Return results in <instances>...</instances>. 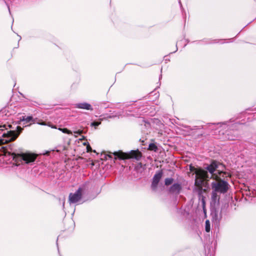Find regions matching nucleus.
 <instances>
[{
  "mask_svg": "<svg viewBox=\"0 0 256 256\" xmlns=\"http://www.w3.org/2000/svg\"><path fill=\"white\" fill-rule=\"evenodd\" d=\"M219 164L216 160H212L210 164H206L204 169L200 168L196 170V174L197 178L196 180V184H202L204 180H208L211 178Z\"/></svg>",
  "mask_w": 256,
  "mask_h": 256,
  "instance_id": "f257e3e1",
  "label": "nucleus"
},
{
  "mask_svg": "<svg viewBox=\"0 0 256 256\" xmlns=\"http://www.w3.org/2000/svg\"><path fill=\"white\" fill-rule=\"evenodd\" d=\"M17 129H20L19 132L14 130H8L6 125L0 126V144H4L7 142L14 140L19 136L22 128L16 126Z\"/></svg>",
  "mask_w": 256,
  "mask_h": 256,
  "instance_id": "f03ea898",
  "label": "nucleus"
},
{
  "mask_svg": "<svg viewBox=\"0 0 256 256\" xmlns=\"http://www.w3.org/2000/svg\"><path fill=\"white\" fill-rule=\"evenodd\" d=\"M112 156H114V159L117 158L121 160H124L130 158H134L137 160H140L142 154L138 150H131L130 152H114L112 154H105L104 158L106 160L111 159L112 158Z\"/></svg>",
  "mask_w": 256,
  "mask_h": 256,
  "instance_id": "7ed1b4c3",
  "label": "nucleus"
},
{
  "mask_svg": "<svg viewBox=\"0 0 256 256\" xmlns=\"http://www.w3.org/2000/svg\"><path fill=\"white\" fill-rule=\"evenodd\" d=\"M10 155L16 166L24 164H30L34 162L36 158V155L28 153L16 154L13 152Z\"/></svg>",
  "mask_w": 256,
  "mask_h": 256,
  "instance_id": "20e7f679",
  "label": "nucleus"
},
{
  "mask_svg": "<svg viewBox=\"0 0 256 256\" xmlns=\"http://www.w3.org/2000/svg\"><path fill=\"white\" fill-rule=\"evenodd\" d=\"M216 180L217 182H214L212 183V190L220 194H225L229 188V184L225 180H222L220 178L216 176Z\"/></svg>",
  "mask_w": 256,
  "mask_h": 256,
  "instance_id": "39448f33",
  "label": "nucleus"
},
{
  "mask_svg": "<svg viewBox=\"0 0 256 256\" xmlns=\"http://www.w3.org/2000/svg\"><path fill=\"white\" fill-rule=\"evenodd\" d=\"M84 190L83 188H79L74 193H70L69 195L70 203L75 204L79 202L82 198Z\"/></svg>",
  "mask_w": 256,
  "mask_h": 256,
  "instance_id": "423d86ee",
  "label": "nucleus"
},
{
  "mask_svg": "<svg viewBox=\"0 0 256 256\" xmlns=\"http://www.w3.org/2000/svg\"><path fill=\"white\" fill-rule=\"evenodd\" d=\"M163 172L162 170H158L156 172L152 178V181L151 184V188L152 190H156L158 184L162 178Z\"/></svg>",
  "mask_w": 256,
  "mask_h": 256,
  "instance_id": "0eeeda50",
  "label": "nucleus"
},
{
  "mask_svg": "<svg viewBox=\"0 0 256 256\" xmlns=\"http://www.w3.org/2000/svg\"><path fill=\"white\" fill-rule=\"evenodd\" d=\"M182 190V186L180 183L176 182L173 184L168 189V192L176 196H178Z\"/></svg>",
  "mask_w": 256,
  "mask_h": 256,
  "instance_id": "6e6552de",
  "label": "nucleus"
},
{
  "mask_svg": "<svg viewBox=\"0 0 256 256\" xmlns=\"http://www.w3.org/2000/svg\"><path fill=\"white\" fill-rule=\"evenodd\" d=\"M75 108L91 110H93L92 106L87 102L76 104H75Z\"/></svg>",
  "mask_w": 256,
  "mask_h": 256,
  "instance_id": "1a4fd4ad",
  "label": "nucleus"
},
{
  "mask_svg": "<svg viewBox=\"0 0 256 256\" xmlns=\"http://www.w3.org/2000/svg\"><path fill=\"white\" fill-rule=\"evenodd\" d=\"M20 121L24 122V124L31 122L33 123L36 122V119L34 118L32 116H22L20 117Z\"/></svg>",
  "mask_w": 256,
  "mask_h": 256,
  "instance_id": "9d476101",
  "label": "nucleus"
},
{
  "mask_svg": "<svg viewBox=\"0 0 256 256\" xmlns=\"http://www.w3.org/2000/svg\"><path fill=\"white\" fill-rule=\"evenodd\" d=\"M174 181V179L172 178H166L164 180V184L166 186H168L172 184Z\"/></svg>",
  "mask_w": 256,
  "mask_h": 256,
  "instance_id": "9b49d317",
  "label": "nucleus"
},
{
  "mask_svg": "<svg viewBox=\"0 0 256 256\" xmlns=\"http://www.w3.org/2000/svg\"><path fill=\"white\" fill-rule=\"evenodd\" d=\"M148 150L154 152H156L158 150L157 146L154 143H151L148 146Z\"/></svg>",
  "mask_w": 256,
  "mask_h": 256,
  "instance_id": "f8f14e48",
  "label": "nucleus"
},
{
  "mask_svg": "<svg viewBox=\"0 0 256 256\" xmlns=\"http://www.w3.org/2000/svg\"><path fill=\"white\" fill-rule=\"evenodd\" d=\"M210 230V223L209 220H206L205 224V230L206 232H209Z\"/></svg>",
  "mask_w": 256,
  "mask_h": 256,
  "instance_id": "ddd939ff",
  "label": "nucleus"
},
{
  "mask_svg": "<svg viewBox=\"0 0 256 256\" xmlns=\"http://www.w3.org/2000/svg\"><path fill=\"white\" fill-rule=\"evenodd\" d=\"M58 130H60V131L62 132L63 133H64V134H72V132L66 128H58Z\"/></svg>",
  "mask_w": 256,
  "mask_h": 256,
  "instance_id": "4468645a",
  "label": "nucleus"
},
{
  "mask_svg": "<svg viewBox=\"0 0 256 256\" xmlns=\"http://www.w3.org/2000/svg\"><path fill=\"white\" fill-rule=\"evenodd\" d=\"M217 193H218V192H215L214 190H212V198L214 200H216L217 199Z\"/></svg>",
  "mask_w": 256,
  "mask_h": 256,
  "instance_id": "2eb2a0df",
  "label": "nucleus"
},
{
  "mask_svg": "<svg viewBox=\"0 0 256 256\" xmlns=\"http://www.w3.org/2000/svg\"><path fill=\"white\" fill-rule=\"evenodd\" d=\"M100 124V122H93L91 123L90 126H94L95 128H96V126H98Z\"/></svg>",
  "mask_w": 256,
  "mask_h": 256,
  "instance_id": "dca6fc26",
  "label": "nucleus"
},
{
  "mask_svg": "<svg viewBox=\"0 0 256 256\" xmlns=\"http://www.w3.org/2000/svg\"><path fill=\"white\" fill-rule=\"evenodd\" d=\"M220 176L222 178L226 177L228 176V174L226 172H218Z\"/></svg>",
  "mask_w": 256,
  "mask_h": 256,
  "instance_id": "f3484780",
  "label": "nucleus"
},
{
  "mask_svg": "<svg viewBox=\"0 0 256 256\" xmlns=\"http://www.w3.org/2000/svg\"><path fill=\"white\" fill-rule=\"evenodd\" d=\"M138 103H136V104H134V106H132V109H134V108H136L138 110L140 108V105H138Z\"/></svg>",
  "mask_w": 256,
  "mask_h": 256,
  "instance_id": "a211bd4d",
  "label": "nucleus"
},
{
  "mask_svg": "<svg viewBox=\"0 0 256 256\" xmlns=\"http://www.w3.org/2000/svg\"><path fill=\"white\" fill-rule=\"evenodd\" d=\"M130 115L134 116H139L141 115V113L139 112L138 111L136 112V114H132Z\"/></svg>",
  "mask_w": 256,
  "mask_h": 256,
  "instance_id": "6ab92c4d",
  "label": "nucleus"
},
{
  "mask_svg": "<svg viewBox=\"0 0 256 256\" xmlns=\"http://www.w3.org/2000/svg\"><path fill=\"white\" fill-rule=\"evenodd\" d=\"M74 133L80 135L82 133V130H78V131L74 132Z\"/></svg>",
  "mask_w": 256,
  "mask_h": 256,
  "instance_id": "aec40b11",
  "label": "nucleus"
},
{
  "mask_svg": "<svg viewBox=\"0 0 256 256\" xmlns=\"http://www.w3.org/2000/svg\"><path fill=\"white\" fill-rule=\"evenodd\" d=\"M178 3H179V4H180V7L181 8V9H182V10H183L184 8H182V2H180V0H179V1H178Z\"/></svg>",
  "mask_w": 256,
  "mask_h": 256,
  "instance_id": "412c9836",
  "label": "nucleus"
},
{
  "mask_svg": "<svg viewBox=\"0 0 256 256\" xmlns=\"http://www.w3.org/2000/svg\"><path fill=\"white\" fill-rule=\"evenodd\" d=\"M116 116V115H115V116H108V118H111L115 117V116Z\"/></svg>",
  "mask_w": 256,
  "mask_h": 256,
  "instance_id": "4be33fe9",
  "label": "nucleus"
},
{
  "mask_svg": "<svg viewBox=\"0 0 256 256\" xmlns=\"http://www.w3.org/2000/svg\"><path fill=\"white\" fill-rule=\"evenodd\" d=\"M89 148L91 149V148L90 147V146H87V149H88V150L89 151Z\"/></svg>",
  "mask_w": 256,
  "mask_h": 256,
  "instance_id": "5701e85b",
  "label": "nucleus"
},
{
  "mask_svg": "<svg viewBox=\"0 0 256 256\" xmlns=\"http://www.w3.org/2000/svg\"><path fill=\"white\" fill-rule=\"evenodd\" d=\"M39 124H40L41 125H46V124L44 122H42V123H39Z\"/></svg>",
  "mask_w": 256,
  "mask_h": 256,
  "instance_id": "b1692460",
  "label": "nucleus"
},
{
  "mask_svg": "<svg viewBox=\"0 0 256 256\" xmlns=\"http://www.w3.org/2000/svg\"><path fill=\"white\" fill-rule=\"evenodd\" d=\"M222 125H224V126H226V122L222 123Z\"/></svg>",
  "mask_w": 256,
  "mask_h": 256,
  "instance_id": "393cba45",
  "label": "nucleus"
},
{
  "mask_svg": "<svg viewBox=\"0 0 256 256\" xmlns=\"http://www.w3.org/2000/svg\"><path fill=\"white\" fill-rule=\"evenodd\" d=\"M128 112H132V110H131L130 108H128Z\"/></svg>",
  "mask_w": 256,
  "mask_h": 256,
  "instance_id": "a878e982",
  "label": "nucleus"
},
{
  "mask_svg": "<svg viewBox=\"0 0 256 256\" xmlns=\"http://www.w3.org/2000/svg\"><path fill=\"white\" fill-rule=\"evenodd\" d=\"M52 128H56L54 126H50Z\"/></svg>",
  "mask_w": 256,
  "mask_h": 256,
  "instance_id": "bb28decb",
  "label": "nucleus"
},
{
  "mask_svg": "<svg viewBox=\"0 0 256 256\" xmlns=\"http://www.w3.org/2000/svg\"><path fill=\"white\" fill-rule=\"evenodd\" d=\"M8 6V8L9 12H10V7H9V6Z\"/></svg>",
  "mask_w": 256,
  "mask_h": 256,
  "instance_id": "cd10ccee",
  "label": "nucleus"
},
{
  "mask_svg": "<svg viewBox=\"0 0 256 256\" xmlns=\"http://www.w3.org/2000/svg\"><path fill=\"white\" fill-rule=\"evenodd\" d=\"M8 126L9 128H11L12 126L10 125H8Z\"/></svg>",
  "mask_w": 256,
  "mask_h": 256,
  "instance_id": "c85d7f7f",
  "label": "nucleus"
},
{
  "mask_svg": "<svg viewBox=\"0 0 256 256\" xmlns=\"http://www.w3.org/2000/svg\"><path fill=\"white\" fill-rule=\"evenodd\" d=\"M162 75H160V76L159 78L160 79L162 78Z\"/></svg>",
  "mask_w": 256,
  "mask_h": 256,
  "instance_id": "c756f323",
  "label": "nucleus"
},
{
  "mask_svg": "<svg viewBox=\"0 0 256 256\" xmlns=\"http://www.w3.org/2000/svg\"><path fill=\"white\" fill-rule=\"evenodd\" d=\"M84 136H82V139H84Z\"/></svg>",
  "mask_w": 256,
  "mask_h": 256,
  "instance_id": "7c9ffc66",
  "label": "nucleus"
},
{
  "mask_svg": "<svg viewBox=\"0 0 256 256\" xmlns=\"http://www.w3.org/2000/svg\"><path fill=\"white\" fill-rule=\"evenodd\" d=\"M84 145H86V142H84Z\"/></svg>",
  "mask_w": 256,
  "mask_h": 256,
  "instance_id": "2f4dec72",
  "label": "nucleus"
},
{
  "mask_svg": "<svg viewBox=\"0 0 256 256\" xmlns=\"http://www.w3.org/2000/svg\"><path fill=\"white\" fill-rule=\"evenodd\" d=\"M216 217H217V218H216V219H218V216H217V215H216Z\"/></svg>",
  "mask_w": 256,
  "mask_h": 256,
  "instance_id": "473e14b6",
  "label": "nucleus"
}]
</instances>
